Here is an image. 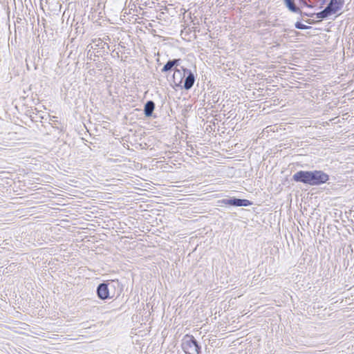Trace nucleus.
Instances as JSON below:
<instances>
[{
	"label": "nucleus",
	"mask_w": 354,
	"mask_h": 354,
	"mask_svg": "<svg viewBox=\"0 0 354 354\" xmlns=\"http://www.w3.org/2000/svg\"><path fill=\"white\" fill-rule=\"evenodd\" d=\"M292 180L314 186L326 183L329 180V176L321 170L299 171L292 176Z\"/></svg>",
	"instance_id": "nucleus-1"
},
{
	"label": "nucleus",
	"mask_w": 354,
	"mask_h": 354,
	"mask_svg": "<svg viewBox=\"0 0 354 354\" xmlns=\"http://www.w3.org/2000/svg\"><path fill=\"white\" fill-rule=\"evenodd\" d=\"M344 3V0H330L327 6L336 13L342 9Z\"/></svg>",
	"instance_id": "nucleus-8"
},
{
	"label": "nucleus",
	"mask_w": 354,
	"mask_h": 354,
	"mask_svg": "<svg viewBox=\"0 0 354 354\" xmlns=\"http://www.w3.org/2000/svg\"><path fill=\"white\" fill-rule=\"evenodd\" d=\"M181 348L185 354H200L201 346L192 335H185L181 343Z\"/></svg>",
	"instance_id": "nucleus-2"
},
{
	"label": "nucleus",
	"mask_w": 354,
	"mask_h": 354,
	"mask_svg": "<svg viewBox=\"0 0 354 354\" xmlns=\"http://www.w3.org/2000/svg\"><path fill=\"white\" fill-rule=\"evenodd\" d=\"M112 283H101L97 286L96 293L99 299L102 300H105L106 299L113 297V296H110L109 288V286H112L113 287H114Z\"/></svg>",
	"instance_id": "nucleus-4"
},
{
	"label": "nucleus",
	"mask_w": 354,
	"mask_h": 354,
	"mask_svg": "<svg viewBox=\"0 0 354 354\" xmlns=\"http://www.w3.org/2000/svg\"><path fill=\"white\" fill-rule=\"evenodd\" d=\"M335 14L334 12L332 11L330 8H329L328 6H326L323 10L321 12H319L315 14V16L318 19H326L329 16Z\"/></svg>",
	"instance_id": "nucleus-11"
},
{
	"label": "nucleus",
	"mask_w": 354,
	"mask_h": 354,
	"mask_svg": "<svg viewBox=\"0 0 354 354\" xmlns=\"http://www.w3.org/2000/svg\"><path fill=\"white\" fill-rule=\"evenodd\" d=\"M316 13H306V12H303V14L301 15H304V16H307V17H313L314 15H315Z\"/></svg>",
	"instance_id": "nucleus-15"
},
{
	"label": "nucleus",
	"mask_w": 354,
	"mask_h": 354,
	"mask_svg": "<svg viewBox=\"0 0 354 354\" xmlns=\"http://www.w3.org/2000/svg\"><path fill=\"white\" fill-rule=\"evenodd\" d=\"M218 203L235 207H248L252 204L249 200L236 198H223L218 201Z\"/></svg>",
	"instance_id": "nucleus-3"
},
{
	"label": "nucleus",
	"mask_w": 354,
	"mask_h": 354,
	"mask_svg": "<svg viewBox=\"0 0 354 354\" xmlns=\"http://www.w3.org/2000/svg\"><path fill=\"white\" fill-rule=\"evenodd\" d=\"M300 3L304 6H306L308 8H314V5L309 3L308 1V0H299Z\"/></svg>",
	"instance_id": "nucleus-14"
},
{
	"label": "nucleus",
	"mask_w": 354,
	"mask_h": 354,
	"mask_svg": "<svg viewBox=\"0 0 354 354\" xmlns=\"http://www.w3.org/2000/svg\"><path fill=\"white\" fill-rule=\"evenodd\" d=\"M182 69L185 73L184 84L183 86L182 85V88H184L185 90H189L194 84L195 76L191 70L184 67H182Z\"/></svg>",
	"instance_id": "nucleus-5"
},
{
	"label": "nucleus",
	"mask_w": 354,
	"mask_h": 354,
	"mask_svg": "<svg viewBox=\"0 0 354 354\" xmlns=\"http://www.w3.org/2000/svg\"><path fill=\"white\" fill-rule=\"evenodd\" d=\"M306 21L308 24H314V21H312V20H310V19H308V20H306Z\"/></svg>",
	"instance_id": "nucleus-16"
},
{
	"label": "nucleus",
	"mask_w": 354,
	"mask_h": 354,
	"mask_svg": "<svg viewBox=\"0 0 354 354\" xmlns=\"http://www.w3.org/2000/svg\"><path fill=\"white\" fill-rule=\"evenodd\" d=\"M308 1L314 5V7L319 6L321 8L324 4H322V0H308Z\"/></svg>",
	"instance_id": "nucleus-13"
},
{
	"label": "nucleus",
	"mask_w": 354,
	"mask_h": 354,
	"mask_svg": "<svg viewBox=\"0 0 354 354\" xmlns=\"http://www.w3.org/2000/svg\"><path fill=\"white\" fill-rule=\"evenodd\" d=\"M292 32H294L296 34H298V32L297 31H294V30H291Z\"/></svg>",
	"instance_id": "nucleus-18"
},
{
	"label": "nucleus",
	"mask_w": 354,
	"mask_h": 354,
	"mask_svg": "<svg viewBox=\"0 0 354 354\" xmlns=\"http://www.w3.org/2000/svg\"><path fill=\"white\" fill-rule=\"evenodd\" d=\"M181 62L180 59H169L163 66L161 71L162 73H166L169 71H171L172 69H174V67L176 68L180 62Z\"/></svg>",
	"instance_id": "nucleus-7"
},
{
	"label": "nucleus",
	"mask_w": 354,
	"mask_h": 354,
	"mask_svg": "<svg viewBox=\"0 0 354 354\" xmlns=\"http://www.w3.org/2000/svg\"><path fill=\"white\" fill-rule=\"evenodd\" d=\"M286 7L292 12L303 14V12L295 5L293 0H283Z\"/></svg>",
	"instance_id": "nucleus-10"
},
{
	"label": "nucleus",
	"mask_w": 354,
	"mask_h": 354,
	"mask_svg": "<svg viewBox=\"0 0 354 354\" xmlns=\"http://www.w3.org/2000/svg\"><path fill=\"white\" fill-rule=\"evenodd\" d=\"M174 73L172 77V82L174 86L181 87L185 77V73L183 69L174 68Z\"/></svg>",
	"instance_id": "nucleus-6"
},
{
	"label": "nucleus",
	"mask_w": 354,
	"mask_h": 354,
	"mask_svg": "<svg viewBox=\"0 0 354 354\" xmlns=\"http://www.w3.org/2000/svg\"><path fill=\"white\" fill-rule=\"evenodd\" d=\"M155 109V103L152 100H149L146 102L144 106V113L146 117H150L152 115Z\"/></svg>",
	"instance_id": "nucleus-9"
},
{
	"label": "nucleus",
	"mask_w": 354,
	"mask_h": 354,
	"mask_svg": "<svg viewBox=\"0 0 354 354\" xmlns=\"http://www.w3.org/2000/svg\"><path fill=\"white\" fill-rule=\"evenodd\" d=\"M326 2V0H322V4H325Z\"/></svg>",
	"instance_id": "nucleus-17"
},
{
	"label": "nucleus",
	"mask_w": 354,
	"mask_h": 354,
	"mask_svg": "<svg viewBox=\"0 0 354 354\" xmlns=\"http://www.w3.org/2000/svg\"><path fill=\"white\" fill-rule=\"evenodd\" d=\"M296 28L299 30L310 29L312 27L303 24L300 21H297L295 24Z\"/></svg>",
	"instance_id": "nucleus-12"
}]
</instances>
